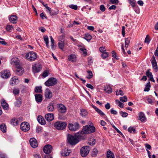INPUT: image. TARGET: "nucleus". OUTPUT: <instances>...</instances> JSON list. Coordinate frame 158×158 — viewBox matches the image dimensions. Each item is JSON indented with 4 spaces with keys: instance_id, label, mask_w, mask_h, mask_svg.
Returning a JSON list of instances; mask_svg holds the SVG:
<instances>
[{
    "instance_id": "obj_1",
    "label": "nucleus",
    "mask_w": 158,
    "mask_h": 158,
    "mask_svg": "<svg viewBox=\"0 0 158 158\" xmlns=\"http://www.w3.org/2000/svg\"><path fill=\"white\" fill-rule=\"evenodd\" d=\"M95 128L94 126L86 125L83 127L81 131L78 132V134L79 135L78 136L81 137L83 136V135L93 133L95 132Z\"/></svg>"
},
{
    "instance_id": "obj_2",
    "label": "nucleus",
    "mask_w": 158,
    "mask_h": 158,
    "mask_svg": "<svg viewBox=\"0 0 158 158\" xmlns=\"http://www.w3.org/2000/svg\"><path fill=\"white\" fill-rule=\"evenodd\" d=\"M24 55L26 59L30 61H34L37 58V54L34 51H30L28 52L25 53Z\"/></svg>"
},
{
    "instance_id": "obj_3",
    "label": "nucleus",
    "mask_w": 158,
    "mask_h": 158,
    "mask_svg": "<svg viewBox=\"0 0 158 158\" xmlns=\"http://www.w3.org/2000/svg\"><path fill=\"white\" fill-rule=\"evenodd\" d=\"M79 135L78 134V135ZM78 136H77L76 135H68L67 137V139L68 142L71 145H75L77 143L79 142V139Z\"/></svg>"
},
{
    "instance_id": "obj_4",
    "label": "nucleus",
    "mask_w": 158,
    "mask_h": 158,
    "mask_svg": "<svg viewBox=\"0 0 158 158\" xmlns=\"http://www.w3.org/2000/svg\"><path fill=\"white\" fill-rule=\"evenodd\" d=\"M54 125V127L57 130H62L66 128L67 124L65 122L58 121L55 123Z\"/></svg>"
},
{
    "instance_id": "obj_5",
    "label": "nucleus",
    "mask_w": 158,
    "mask_h": 158,
    "mask_svg": "<svg viewBox=\"0 0 158 158\" xmlns=\"http://www.w3.org/2000/svg\"><path fill=\"white\" fill-rule=\"evenodd\" d=\"M90 150L89 147L88 146H84L81 148L80 153L82 157L86 156L89 153Z\"/></svg>"
},
{
    "instance_id": "obj_6",
    "label": "nucleus",
    "mask_w": 158,
    "mask_h": 158,
    "mask_svg": "<svg viewBox=\"0 0 158 158\" xmlns=\"http://www.w3.org/2000/svg\"><path fill=\"white\" fill-rule=\"evenodd\" d=\"M57 82V80L55 78L51 77L45 82V84L46 86H50L55 85Z\"/></svg>"
},
{
    "instance_id": "obj_7",
    "label": "nucleus",
    "mask_w": 158,
    "mask_h": 158,
    "mask_svg": "<svg viewBox=\"0 0 158 158\" xmlns=\"http://www.w3.org/2000/svg\"><path fill=\"white\" fill-rule=\"evenodd\" d=\"M68 127L70 130L75 131L80 128V126L77 123H75L73 124L70 123L68 125Z\"/></svg>"
},
{
    "instance_id": "obj_8",
    "label": "nucleus",
    "mask_w": 158,
    "mask_h": 158,
    "mask_svg": "<svg viewBox=\"0 0 158 158\" xmlns=\"http://www.w3.org/2000/svg\"><path fill=\"white\" fill-rule=\"evenodd\" d=\"M20 127L21 130L24 132L28 131L30 129V125L29 123L26 122L22 123Z\"/></svg>"
},
{
    "instance_id": "obj_9",
    "label": "nucleus",
    "mask_w": 158,
    "mask_h": 158,
    "mask_svg": "<svg viewBox=\"0 0 158 158\" xmlns=\"http://www.w3.org/2000/svg\"><path fill=\"white\" fill-rule=\"evenodd\" d=\"M57 107L58 112L60 113L64 114L66 112L67 109L66 107L62 104H57Z\"/></svg>"
},
{
    "instance_id": "obj_10",
    "label": "nucleus",
    "mask_w": 158,
    "mask_h": 158,
    "mask_svg": "<svg viewBox=\"0 0 158 158\" xmlns=\"http://www.w3.org/2000/svg\"><path fill=\"white\" fill-rule=\"evenodd\" d=\"M10 76V72L8 70H3L1 72V76L2 78L7 79Z\"/></svg>"
},
{
    "instance_id": "obj_11",
    "label": "nucleus",
    "mask_w": 158,
    "mask_h": 158,
    "mask_svg": "<svg viewBox=\"0 0 158 158\" xmlns=\"http://www.w3.org/2000/svg\"><path fill=\"white\" fill-rule=\"evenodd\" d=\"M41 69V65L39 64H35L32 67L33 71L34 73L39 72Z\"/></svg>"
},
{
    "instance_id": "obj_12",
    "label": "nucleus",
    "mask_w": 158,
    "mask_h": 158,
    "mask_svg": "<svg viewBox=\"0 0 158 158\" xmlns=\"http://www.w3.org/2000/svg\"><path fill=\"white\" fill-rule=\"evenodd\" d=\"M52 149V146L48 144L46 145L44 148L43 151L46 154H49L51 152Z\"/></svg>"
},
{
    "instance_id": "obj_13",
    "label": "nucleus",
    "mask_w": 158,
    "mask_h": 158,
    "mask_svg": "<svg viewBox=\"0 0 158 158\" xmlns=\"http://www.w3.org/2000/svg\"><path fill=\"white\" fill-rule=\"evenodd\" d=\"M44 96L46 99H50L52 97V93L49 89H47L45 91Z\"/></svg>"
},
{
    "instance_id": "obj_14",
    "label": "nucleus",
    "mask_w": 158,
    "mask_h": 158,
    "mask_svg": "<svg viewBox=\"0 0 158 158\" xmlns=\"http://www.w3.org/2000/svg\"><path fill=\"white\" fill-rule=\"evenodd\" d=\"M31 146L33 148H35L38 146V143L35 139L31 138L29 140Z\"/></svg>"
},
{
    "instance_id": "obj_15",
    "label": "nucleus",
    "mask_w": 158,
    "mask_h": 158,
    "mask_svg": "<svg viewBox=\"0 0 158 158\" xmlns=\"http://www.w3.org/2000/svg\"><path fill=\"white\" fill-rule=\"evenodd\" d=\"M45 117L47 121L50 122L53 120L54 115L52 113H48L45 115Z\"/></svg>"
},
{
    "instance_id": "obj_16",
    "label": "nucleus",
    "mask_w": 158,
    "mask_h": 158,
    "mask_svg": "<svg viewBox=\"0 0 158 158\" xmlns=\"http://www.w3.org/2000/svg\"><path fill=\"white\" fill-rule=\"evenodd\" d=\"M35 96L36 101L38 103H40L43 100L42 96L40 94H36Z\"/></svg>"
},
{
    "instance_id": "obj_17",
    "label": "nucleus",
    "mask_w": 158,
    "mask_h": 158,
    "mask_svg": "<svg viewBox=\"0 0 158 158\" xmlns=\"http://www.w3.org/2000/svg\"><path fill=\"white\" fill-rule=\"evenodd\" d=\"M17 17L15 15H11L9 18L10 21L14 24L16 23L17 21Z\"/></svg>"
},
{
    "instance_id": "obj_18",
    "label": "nucleus",
    "mask_w": 158,
    "mask_h": 158,
    "mask_svg": "<svg viewBox=\"0 0 158 158\" xmlns=\"http://www.w3.org/2000/svg\"><path fill=\"white\" fill-rule=\"evenodd\" d=\"M2 106L5 110H7L9 109L8 105L6 103L5 101L2 99L1 102Z\"/></svg>"
},
{
    "instance_id": "obj_19",
    "label": "nucleus",
    "mask_w": 158,
    "mask_h": 158,
    "mask_svg": "<svg viewBox=\"0 0 158 158\" xmlns=\"http://www.w3.org/2000/svg\"><path fill=\"white\" fill-rule=\"evenodd\" d=\"M91 106L92 107L95 109L96 111L101 116L103 117L105 115V114H104V113H103L100 109L98 108L93 105H92Z\"/></svg>"
},
{
    "instance_id": "obj_20",
    "label": "nucleus",
    "mask_w": 158,
    "mask_h": 158,
    "mask_svg": "<svg viewBox=\"0 0 158 158\" xmlns=\"http://www.w3.org/2000/svg\"><path fill=\"white\" fill-rule=\"evenodd\" d=\"M70 152V150H68V149H65L61 151V155L62 156H66L69 155Z\"/></svg>"
},
{
    "instance_id": "obj_21",
    "label": "nucleus",
    "mask_w": 158,
    "mask_h": 158,
    "mask_svg": "<svg viewBox=\"0 0 158 158\" xmlns=\"http://www.w3.org/2000/svg\"><path fill=\"white\" fill-rule=\"evenodd\" d=\"M23 68L20 66H18L16 72V73L19 75H21L23 74Z\"/></svg>"
},
{
    "instance_id": "obj_22",
    "label": "nucleus",
    "mask_w": 158,
    "mask_h": 158,
    "mask_svg": "<svg viewBox=\"0 0 158 158\" xmlns=\"http://www.w3.org/2000/svg\"><path fill=\"white\" fill-rule=\"evenodd\" d=\"M37 120L39 123L41 125H44L46 124V122L44 119L41 116H38Z\"/></svg>"
},
{
    "instance_id": "obj_23",
    "label": "nucleus",
    "mask_w": 158,
    "mask_h": 158,
    "mask_svg": "<svg viewBox=\"0 0 158 158\" xmlns=\"http://www.w3.org/2000/svg\"><path fill=\"white\" fill-rule=\"evenodd\" d=\"M11 64H13L18 65L19 64V60L18 58H13L11 60Z\"/></svg>"
},
{
    "instance_id": "obj_24",
    "label": "nucleus",
    "mask_w": 158,
    "mask_h": 158,
    "mask_svg": "<svg viewBox=\"0 0 158 158\" xmlns=\"http://www.w3.org/2000/svg\"><path fill=\"white\" fill-rule=\"evenodd\" d=\"M19 82V79L16 77H14L11 79L10 83L12 84L15 85L18 83Z\"/></svg>"
},
{
    "instance_id": "obj_25",
    "label": "nucleus",
    "mask_w": 158,
    "mask_h": 158,
    "mask_svg": "<svg viewBox=\"0 0 158 158\" xmlns=\"http://www.w3.org/2000/svg\"><path fill=\"white\" fill-rule=\"evenodd\" d=\"M65 44L64 40L59 41L58 43V46L59 48L61 50H63Z\"/></svg>"
},
{
    "instance_id": "obj_26",
    "label": "nucleus",
    "mask_w": 158,
    "mask_h": 158,
    "mask_svg": "<svg viewBox=\"0 0 158 158\" xmlns=\"http://www.w3.org/2000/svg\"><path fill=\"white\" fill-rule=\"evenodd\" d=\"M76 56L74 54H71L68 57L69 60L72 62H75L76 61Z\"/></svg>"
},
{
    "instance_id": "obj_27",
    "label": "nucleus",
    "mask_w": 158,
    "mask_h": 158,
    "mask_svg": "<svg viewBox=\"0 0 158 158\" xmlns=\"http://www.w3.org/2000/svg\"><path fill=\"white\" fill-rule=\"evenodd\" d=\"M104 90L105 92L108 94L111 93L112 92V88L109 85H107L105 86Z\"/></svg>"
},
{
    "instance_id": "obj_28",
    "label": "nucleus",
    "mask_w": 158,
    "mask_h": 158,
    "mask_svg": "<svg viewBox=\"0 0 158 158\" xmlns=\"http://www.w3.org/2000/svg\"><path fill=\"white\" fill-rule=\"evenodd\" d=\"M47 109L49 112H52L54 110L53 103H50L47 107Z\"/></svg>"
},
{
    "instance_id": "obj_29",
    "label": "nucleus",
    "mask_w": 158,
    "mask_h": 158,
    "mask_svg": "<svg viewBox=\"0 0 158 158\" xmlns=\"http://www.w3.org/2000/svg\"><path fill=\"white\" fill-rule=\"evenodd\" d=\"M106 156L107 158H114V154L110 150L107 152Z\"/></svg>"
},
{
    "instance_id": "obj_30",
    "label": "nucleus",
    "mask_w": 158,
    "mask_h": 158,
    "mask_svg": "<svg viewBox=\"0 0 158 158\" xmlns=\"http://www.w3.org/2000/svg\"><path fill=\"white\" fill-rule=\"evenodd\" d=\"M139 119L141 121H144L146 119V117L144 113L143 112H140L139 114Z\"/></svg>"
},
{
    "instance_id": "obj_31",
    "label": "nucleus",
    "mask_w": 158,
    "mask_h": 158,
    "mask_svg": "<svg viewBox=\"0 0 158 158\" xmlns=\"http://www.w3.org/2000/svg\"><path fill=\"white\" fill-rule=\"evenodd\" d=\"M0 129L1 130L3 133H5L6 131V126L4 124H2L0 125Z\"/></svg>"
},
{
    "instance_id": "obj_32",
    "label": "nucleus",
    "mask_w": 158,
    "mask_h": 158,
    "mask_svg": "<svg viewBox=\"0 0 158 158\" xmlns=\"http://www.w3.org/2000/svg\"><path fill=\"white\" fill-rule=\"evenodd\" d=\"M47 9V10L50 13H51V8L49 7L47 5V4H45L44 2L42 1L41 0H38Z\"/></svg>"
},
{
    "instance_id": "obj_33",
    "label": "nucleus",
    "mask_w": 158,
    "mask_h": 158,
    "mask_svg": "<svg viewBox=\"0 0 158 158\" xmlns=\"http://www.w3.org/2000/svg\"><path fill=\"white\" fill-rule=\"evenodd\" d=\"M11 123L14 126H17L19 123V120L16 118H14L11 120Z\"/></svg>"
},
{
    "instance_id": "obj_34",
    "label": "nucleus",
    "mask_w": 158,
    "mask_h": 158,
    "mask_svg": "<svg viewBox=\"0 0 158 158\" xmlns=\"http://www.w3.org/2000/svg\"><path fill=\"white\" fill-rule=\"evenodd\" d=\"M84 38L88 41H90L92 38V36L89 33L85 34Z\"/></svg>"
},
{
    "instance_id": "obj_35",
    "label": "nucleus",
    "mask_w": 158,
    "mask_h": 158,
    "mask_svg": "<svg viewBox=\"0 0 158 158\" xmlns=\"http://www.w3.org/2000/svg\"><path fill=\"white\" fill-rule=\"evenodd\" d=\"M131 38H127L125 39V47L126 48H127L130 42Z\"/></svg>"
},
{
    "instance_id": "obj_36",
    "label": "nucleus",
    "mask_w": 158,
    "mask_h": 158,
    "mask_svg": "<svg viewBox=\"0 0 158 158\" xmlns=\"http://www.w3.org/2000/svg\"><path fill=\"white\" fill-rule=\"evenodd\" d=\"M150 82H149L145 85L144 89V91L145 92L148 91L150 90Z\"/></svg>"
},
{
    "instance_id": "obj_37",
    "label": "nucleus",
    "mask_w": 158,
    "mask_h": 158,
    "mask_svg": "<svg viewBox=\"0 0 158 158\" xmlns=\"http://www.w3.org/2000/svg\"><path fill=\"white\" fill-rule=\"evenodd\" d=\"M44 39L45 42L46 46L47 47V48H48L49 47V46L48 45L49 42L48 36H44Z\"/></svg>"
},
{
    "instance_id": "obj_38",
    "label": "nucleus",
    "mask_w": 158,
    "mask_h": 158,
    "mask_svg": "<svg viewBox=\"0 0 158 158\" xmlns=\"http://www.w3.org/2000/svg\"><path fill=\"white\" fill-rule=\"evenodd\" d=\"M81 115L82 117H85L86 116L88 113L87 111L84 109H82L81 110Z\"/></svg>"
},
{
    "instance_id": "obj_39",
    "label": "nucleus",
    "mask_w": 158,
    "mask_h": 158,
    "mask_svg": "<svg viewBox=\"0 0 158 158\" xmlns=\"http://www.w3.org/2000/svg\"><path fill=\"white\" fill-rule=\"evenodd\" d=\"M87 73L88 74V75L86 77V78L89 79H90L92 78L93 76V73L91 70H88Z\"/></svg>"
},
{
    "instance_id": "obj_40",
    "label": "nucleus",
    "mask_w": 158,
    "mask_h": 158,
    "mask_svg": "<svg viewBox=\"0 0 158 158\" xmlns=\"http://www.w3.org/2000/svg\"><path fill=\"white\" fill-rule=\"evenodd\" d=\"M14 29L13 26L11 25H7L6 27V30L10 32H11Z\"/></svg>"
},
{
    "instance_id": "obj_41",
    "label": "nucleus",
    "mask_w": 158,
    "mask_h": 158,
    "mask_svg": "<svg viewBox=\"0 0 158 158\" xmlns=\"http://www.w3.org/2000/svg\"><path fill=\"white\" fill-rule=\"evenodd\" d=\"M128 131L131 133H135L136 130L134 127H130L128 129Z\"/></svg>"
},
{
    "instance_id": "obj_42",
    "label": "nucleus",
    "mask_w": 158,
    "mask_h": 158,
    "mask_svg": "<svg viewBox=\"0 0 158 158\" xmlns=\"http://www.w3.org/2000/svg\"><path fill=\"white\" fill-rule=\"evenodd\" d=\"M41 86H37L35 87V91L36 93H41L42 91Z\"/></svg>"
},
{
    "instance_id": "obj_43",
    "label": "nucleus",
    "mask_w": 158,
    "mask_h": 158,
    "mask_svg": "<svg viewBox=\"0 0 158 158\" xmlns=\"http://www.w3.org/2000/svg\"><path fill=\"white\" fill-rule=\"evenodd\" d=\"M129 3L133 7H135L136 5V1L135 0H128Z\"/></svg>"
},
{
    "instance_id": "obj_44",
    "label": "nucleus",
    "mask_w": 158,
    "mask_h": 158,
    "mask_svg": "<svg viewBox=\"0 0 158 158\" xmlns=\"http://www.w3.org/2000/svg\"><path fill=\"white\" fill-rule=\"evenodd\" d=\"M116 95H120L121 96H123L124 94V93L123 92V91L121 89L117 90V91H116Z\"/></svg>"
},
{
    "instance_id": "obj_45",
    "label": "nucleus",
    "mask_w": 158,
    "mask_h": 158,
    "mask_svg": "<svg viewBox=\"0 0 158 158\" xmlns=\"http://www.w3.org/2000/svg\"><path fill=\"white\" fill-rule=\"evenodd\" d=\"M98 150L96 148H94L93 149L92 152V156H95L96 155L97 153H98Z\"/></svg>"
},
{
    "instance_id": "obj_46",
    "label": "nucleus",
    "mask_w": 158,
    "mask_h": 158,
    "mask_svg": "<svg viewBox=\"0 0 158 158\" xmlns=\"http://www.w3.org/2000/svg\"><path fill=\"white\" fill-rule=\"evenodd\" d=\"M116 102L117 104L121 108L123 107V104L118 100H116Z\"/></svg>"
},
{
    "instance_id": "obj_47",
    "label": "nucleus",
    "mask_w": 158,
    "mask_h": 158,
    "mask_svg": "<svg viewBox=\"0 0 158 158\" xmlns=\"http://www.w3.org/2000/svg\"><path fill=\"white\" fill-rule=\"evenodd\" d=\"M50 39H51V48L52 49H54V40L52 36H50Z\"/></svg>"
},
{
    "instance_id": "obj_48",
    "label": "nucleus",
    "mask_w": 158,
    "mask_h": 158,
    "mask_svg": "<svg viewBox=\"0 0 158 158\" xmlns=\"http://www.w3.org/2000/svg\"><path fill=\"white\" fill-rule=\"evenodd\" d=\"M150 41V39L148 35H147L145 39L144 42L148 44H149Z\"/></svg>"
},
{
    "instance_id": "obj_49",
    "label": "nucleus",
    "mask_w": 158,
    "mask_h": 158,
    "mask_svg": "<svg viewBox=\"0 0 158 158\" xmlns=\"http://www.w3.org/2000/svg\"><path fill=\"white\" fill-rule=\"evenodd\" d=\"M146 75L149 78L151 77L152 76H153L151 72H150V70L148 69L146 72Z\"/></svg>"
},
{
    "instance_id": "obj_50",
    "label": "nucleus",
    "mask_w": 158,
    "mask_h": 158,
    "mask_svg": "<svg viewBox=\"0 0 158 158\" xmlns=\"http://www.w3.org/2000/svg\"><path fill=\"white\" fill-rule=\"evenodd\" d=\"M108 52H105L103 53L101 55V56L103 59H105L106 57H108Z\"/></svg>"
},
{
    "instance_id": "obj_51",
    "label": "nucleus",
    "mask_w": 158,
    "mask_h": 158,
    "mask_svg": "<svg viewBox=\"0 0 158 158\" xmlns=\"http://www.w3.org/2000/svg\"><path fill=\"white\" fill-rule=\"evenodd\" d=\"M69 7L74 10H77V5L73 4L70 5H69Z\"/></svg>"
},
{
    "instance_id": "obj_52",
    "label": "nucleus",
    "mask_w": 158,
    "mask_h": 158,
    "mask_svg": "<svg viewBox=\"0 0 158 158\" xmlns=\"http://www.w3.org/2000/svg\"><path fill=\"white\" fill-rule=\"evenodd\" d=\"M120 100L121 102H124L127 101V98L126 96H124V97H121L120 98Z\"/></svg>"
},
{
    "instance_id": "obj_53",
    "label": "nucleus",
    "mask_w": 158,
    "mask_h": 158,
    "mask_svg": "<svg viewBox=\"0 0 158 158\" xmlns=\"http://www.w3.org/2000/svg\"><path fill=\"white\" fill-rule=\"evenodd\" d=\"M99 50L102 53L106 52V48L104 47H100L99 48Z\"/></svg>"
},
{
    "instance_id": "obj_54",
    "label": "nucleus",
    "mask_w": 158,
    "mask_h": 158,
    "mask_svg": "<svg viewBox=\"0 0 158 158\" xmlns=\"http://www.w3.org/2000/svg\"><path fill=\"white\" fill-rule=\"evenodd\" d=\"M13 93L15 95L18 94L19 93V89H14L13 90Z\"/></svg>"
},
{
    "instance_id": "obj_55",
    "label": "nucleus",
    "mask_w": 158,
    "mask_h": 158,
    "mask_svg": "<svg viewBox=\"0 0 158 158\" xmlns=\"http://www.w3.org/2000/svg\"><path fill=\"white\" fill-rule=\"evenodd\" d=\"M153 68L155 70H156V71L158 69V67L157 65V63H152Z\"/></svg>"
},
{
    "instance_id": "obj_56",
    "label": "nucleus",
    "mask_w": 158,
    "mask_h": 158,
    "mask_svg": "<svg viewBox=\"0 0 158 158\" xmlns=\"http://www.w3.org/2000/svg\"><path fill=\"white\" fill-rule=\"evenodd\" d=\"M112 56L114 57L116 59L118 60L119 58L117 57L116 53L114 51H113L111 52Z\"/></svg>"
},
{
    "instance_id": "obj_57",
    "label": "nucleus",
    "mask_w": 158,
    "mask_h": 158,
    "mask_svg": "<svg viewBox=\"0 0 158 158\" xmlns=\"http://www.w3.org/2000/svg\"><path fill=\"white\" fill-rule=\"evenodd\" d=\"M42 128L39 126L37 127L36 128V132L38 133L42 131Z\"/></svg>"
},
{
    "instance_id": "obj_58",
    "label": "nucleus",
    "mask_w": 158,
    "mask_h": 158,
    "mask_svg": "<svg viewBox=\"0 0 158 158\" xmlns=\"http://www.w3.org/2000/svg\"><path fill=\"white\" fill-rule=\"evenodd\" d=\"M21 99H17V101L15 103V105L16 106H18L21 103Z\"/></svg>"
},
{
    "instance_id": "obj_59",
    "label": "nucleus",
    "mask_w": 158,
    "mask_h": 158,
    "mask_svg": "<svg viewBox=\"0 0 158 158\" xmlns=\"http://www.w3.org/2000/svg\"><path fill=\"white\" fill-rule=\"evenodd\" d=\"M121 116L123 117H126L128 115V113L126 112H124L122 111L120 112Z\"/></svg>"
},
{
    "instance_id": "obj_60",
    "label": "nucleus",
    "mask_w": 158,
    "mask_h": 158,
    "mask_svg": "<svg viewBox=\"0 0 158 158\" xmlns=\"http://www.w3.org/2000/svg\"><path fill=\"white\" fill-rule=\"evenodd\" d=\"M48 73L47 71H45L43 72L42 76L44 77H45L48 76Z\"/></svg>"
},
{
    "instance_id": "obj_61",
    "label": "nucleus",
    "mask_w": 158,
    "mask_h": 158,
    "mask_svg": "<svg viewBox=\"0 0 158 158\" xmlns=\"http://www.w3.org/2000/svg\"><path fill=\"white\" fill-rule=\"evenodd\" d=\"M110 113L111 114L114 115L117 114V111L114 110L113 108H112L110 110Z\"/></svg>"
},
{
    "instance_id": "obj_62",
    "label": "nucleus",
    "mask_w": 158,
    "mask_h": 158,
    "mask_svg": "<svg viewBox=\"0 0 158 158\" xmlns=\"http://www.w3.org/2000/svg\"><path fill=\"white\" fill-rule=\"evenodd\" d=\"M91 139V140L92 141V142H88V143L89 144V145H94L95 144V139L92 138V139Z\"/></svg>"
},
{
    "instance_id": "obj_63",
    "label": "nucleus",
    "mask_w": 158,
    "mask_h": 158,
    "mask_svg": "<svg viewBox=\"0 0 158 158\" xmlns=\"http://www.w3.org/2000/svg\"><path fill=\"white\" fill-rule=\"evenodd\" d=\"M0 157L1 158H8L5 154L2 153H0Z\"/></svg>"
},
{
    "instance_id": "obj_64",
    "label": "nucleus",
    "mask_w": 158,
    "mask_h": 158,
    "mask_svg": "<svg viewBox=\"0 0 158 158\" xmlns=\"http://www.w3.org/2000/svg\"><path fill=\"white\" fill-rule=\"evenodd\" d=\"M64 34L62 35L59 37V41H62L64 40Z\"/></svg>"
}]
</instances>
